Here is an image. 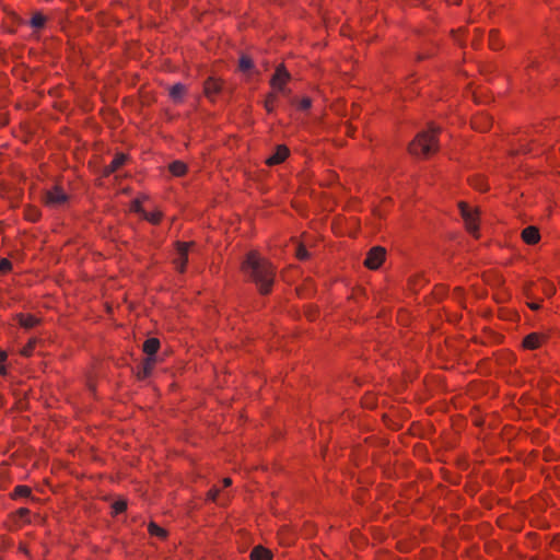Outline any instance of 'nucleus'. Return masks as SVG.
Here are the masks:
<instances>
[{
	"mask_svg": "<svg viewBox=\"0 0 560 560\" xmlns=\"http://www.w3.org/2000/svg\"><path fill=\"white\" fill-rule=\"evenodd\" d=\"M242 271L248 282L255 284L261 295H269L276 280V267L259 253L249 252L243 262Z\"/></svg>",
	"mask_w": 560,
	"mask_h": 560,
	"instance_id": "nucleus-1",
	"label": "nucleus"
},
{
	"mask_svg": "<svg viewBox=\"0 0 560 560\" xmlns=\"http://www.w3.org/2000/svg\"><path fill=\"white\" fill-rule=\"evenodd\" d=\"M440 129L430 126L428 130H423L417 135L415 140L409 144V152L416 156H429L438 150V133Z\"/></svg>",
	"mask_w": 560,
	"mask_h": 560,
	"instance_id": "nucleus-2",
	"label": "nucleus"
},
{
	"mask_svg": "<svg viewBox=\"0 0 560 560\" xmlns=\"http://www.w3.org/2000/svg\"><path fill=\"white\" fill-rule=\"evenodd\" d=\"M458 208H459V211H460V215H462V218H463V220L465 222L467 231L471 235L477 237L478 236V231H479V225H478L479 213H478V210L471 208L465 201H460L458 203Z\"/></svg>",
	"mask_w": 560,
	"mask_h": 560,
	"instance_id": "nucleus-3",
	"label": "nucleus"
},
{
	"mask_svg": "<svg viewBox=\"0 0 560 560\" xmlns=\"http://www.w3.org/2000/svg\"><path fill=\"white\" fill-rule=\"evenodd\" d=\"M291 74L283 65L276 68L275 73L270 79V85L273 90L283 95H289L290 90L287 89V83L290 81Z\"/></svg>",
	"mask_w": 560,
	"mask_h": 560,
	"instance_id": "nucleus-4",
	"label": "nucleus"
},
{
	"mask_svg": "<svg viewBox=\"0 0 560 560\" xmlns=\"http://www.w3.org/2000/svg\"><path fill=\"white\" fill-rule=\"evenodd\" d=\"M69 200V196L63 191L60 186H54L47 190L44 196L46 206L57 208L65 205Z\"/></svg>",
	"mask_w": 560,
	"mask_h": 560,
	"instance_id": "nucleus-5",
	"label": "nucleus"
},
{
	"mask_svg": "<svg viewBox=\"0 0 560 560\" xmlns=\"http://www.w3.org/2000/svg\"><path fill=\"white\" fill-rule=\"evenodd\" d=\"M192 245V242L188 243L180 241H177L175 244L177 257L174 258L173 264L175 265L177 271L180 273L185 272L186 270V265L188 262V253Z\"/></svg>",
	"mask_w": 560,
	"mask_h": 560,
	"instance_id": "nucleus-6",
	"label": "nucleus"
},
{
	"mask_svg": "<svg viewBox=\"0 0 560 560\" xmlns=\"http://www.w3.org/2000/svg\"><path fill=\"white\" fill-rule=\"evenodd\" d=\"M386 257V249L382 246L372 247L365 257L364 266L371 270L378 269Z\"/></svg>",
	"mask_w": 560,
	"mask_h": 560,
	"instance_id": "nucleus-7",
	"label": "nucleus"
},
{
	"mask_svg": "<svg viewBox=\"0 0 560 560\" xmlns=\"http://www.w3.org/2000/svg\"><path fill=\"white\" fill-rule=\"evenodd\" d=\"M222 89L223 81L218 78L208 77L203 82V94L210 102H215Z\"/></svg>",
	"mask_w": 560,
	"mask_h": 560,
	"instance_id": "nucleus-8",
	"label": "nucleus"
},
{
	"mask_svg": "<svg viewBox=\"0 0 560 560\" xmlns=\"http://www.w3.org/2000/svg\"><path fill=\"white\" fill-rule=\"evenodd\" d=\"M289 155V148L284 144H279L276 147L275 152L266 159V164L268 166L279 165L283 163Z\"/></svg>",
	"mask_w": 560,
	"mask_h": 560,
	"instance_id": "nucleus-9",
	"label": "nucleus"
},
{
	"mask_svg": "<svg viewBox=\"0 0 560 560\" xmlns=\"http://www.w3.org/2000/svg\"><path fill=\"white\" fill-rule=\"evenodd\" d=\"M128 160V155L121 152L115 154L110 164L106 165L103 170V176L108 177L118 171Z\"/></svg>",
	"mask_w": 560,
	"mask_h": 560,
	"instance_id": "nucleus-10",
	"label": "nucleus"
},
{
	"mask_svg": "<svg viewBox=\"0 0 560 560\" xmlns=\"http://www.w3.org/2000/svg\"><path fill=\"white\" fill-rule=\"evenodd\" d=\"M156 364V358H145L137 371V378L143 381L151 376Z\"/></svg>",
	"mask_w": 560,
	"mask_h": 560,
	"instance_id": "nucleus-11",
	"label": "nucleus"
},
{
	"mask_svg": "<svg viewBox=\"0 0 560 560\" xmlns=\"http://www.w3.org/2000/svg\"><path fill=\"white\" fill-rule=\"evenodd\" d=\"M187 92H188L187 86L185 84L178 82L170 88L168 96L171 97V100L174 103L179 104V103H183L184 97L186 96Z\"/></svg>",
	"mask_w": 560,
	"mask_h": 560,
	"instance_id": "nucleus-12",
	"label": "nucleus"
},
{
	"mask_svg": "<svg viewBox=\"0 0 560 560\" xmlns=\"http://www.w3.org/2000/svg\"><path fill=\"white\" fill-rule=\"evenodd\" d=\"M15 320L24 329L34 328L39 324V319L32 314L19 313L15 315Z\"/></svg>",
	"mask_w": 560,
	"mask_h": 560,
	"instance_id": "nucleus-13",
	"label": "nucleus"
},
{
	"mask_svg": "<svg viewBox=\"0 0 560 560\" xmlns=\"http://www.w3.org/2000/svg\"><path fill=\"white\" fill-rule=\"evenodd\" d=\"M522 240L528 245H535L540 240L539 231L536 226L529 225L522 231Z\"/></svg>",
	"mask_w": 560,
	"mask_h": 560,
	"instance_id": "nucleus-14",
	"label": "nucleus"
},
{
	"mask_svg": "<svg viewBox=\"0 0 560 560\" xmlns=\"http://www.w3.org/2000/svg\"><path fill=\"white\" fill-rule=\"evenodd\" d=\"M161 342L158 338H148L142 347L143 352L147 354V358H156V353L160 349Z\"/></svg>",
	"mask_w": 560,
	"mask_h": 560,
	"instance_id": "nucleus-15",
	"label": "nucleus"
},
{
	"mask_svg": "<svg viewBox=\"0 0 560 560\" xmlns=\"http://www.w3.org/2000/svg\"><path fill=\"white\" fill-rule=\"evenodd\" d=\"M272 552L261 545L255 546L249 555L250 560H272Z\"/></svg>",
	"mask_w": 560,
	"mask_h": 560,
	"instance_id": "nucleus-16",
	"label": "nucleus"
},
{
	"mask_svg": "<svg viewBox=\"0 0 560 560\" xmlns=\"http://www.w3.org/2000/svg\"><path fill=\"white\" fill-rule=\"evenodd\" d=\"M541 336L537 332H532L523 339V347L528 350H536L540 347Z\"/></svg>",
	"mask_w": 560,
	"mask_h": 560,
	"instance_id": "nucleus-17",
	"label": "nucleus"
},
{
	"mask_svg": "<svg viewBox=\"0 0 560 560\" xmlns=\"http://www.w3.org/2000/svg\"><path fill=\"white\" fill-rule=\"evenodd\" d=\"M278 94L279 92L273 90L272 92L266 95L264 107L268 114H272L275 112L276 104L278 102Z\"/></svg>",
	"mask_w": 560,
	"mask_h": 560,
	"instance_id": "nucleus-18",
	"label": "nucleus"
},
{
	"mask_svg": "<svg viewBox=\"0 0 560 560\" xmlns=\"http://www.w3.org/2000/svg\"><path fill=\"white\" fill-rule=\"evenodd\" d=\"M170 172L177 177L184 176L187 172V165L182 161H174L168 166Z\"/></svg>",
	"mask_w": 560,
	"mask_h": 560,
	"instance_id": "nucleus-19",
	"label": "nucleus"
},
{
	"mask_svg": "<svg viewBox=\"0 0 560 560\" xmlns=\"http://www.w3.org/2000/svg\"><path fill=\"white\" fill-rule=\"evenodd\" d=\"M148 532L151 536H156L161 539H165L167 537V530L159 526L154 522H150L148 525Z\"/></svg>",
	"mask_w": 560,
	"mask_h": 560,
	"instance_id": "nucleus-20",
	"label": "nucleus"
},
{
	"mask_svg": "<svg viewBox=\"0 0 560 560\" xmlns=\"http://www.w3.org/2000/svg\"><path fill=\"white\" fill-rule=\"evenodd\" d=\"M45 24H46V16L40 12H35L30 20V25L35 30L43 28L45 26Z\"/></svg>",
	"mask_w": 560,
	"mask_h": 560,
	"instance_id": "nucleus-21",
	"label": "nucleus"
},
{
	"mask_svg": "<svg viewBox=\"0 0 560 560\" xmlns=\"http://www.w3.org/2000/svg\"><path fill=\"white\" fill-rule=\"evenodd\" d=\"M489 46L492 50H500L503 47L502 42L499 37L498 30H491L489 33Z\"/></svg>",
	"mask_w": 560,
	"mask_h": 560,
	"instance_id": "nucleus-22",
	"label": "nucleus"
},
{
	"mask_svg": "<svg viewBox=\"0 0 560 560\" xmlns=\"http://www.w3.org/2000/svg\"><path fill=\"white\" fill-rule=\"evenodd\" d=\"M255 68L254 62L247 55H242L238 60V69L242 72H249Z\"/></svg>",
	"mask_w": 560,
	"mask_h": 560,
	"instance_id": "nucleus-23",
	"label": "nucleus"
},
{
	"mask_svg": "<svg viewBox=\"0 0 560 560\" xmlns=\"http://www.w3.org/2000/svg\"><path fill=\"white\" fill-rule=\"evenodd\" d=\"M32 495V489L28 486L20 485L13 490L12 498H30Z\"/></svg>",
	"mask_w": 560,
	"mask_h": 560,
	"instance_id": "nucleus-24",
	"label": "nucleus"
},
{
	"mask_svg": "<svg viewBox=\"0 0 560 560\" xmlns=\"http://www.w3.org/2000/svg\"><path fill=\"white\" fill-rule=\"evenodd\" d=\"M15 521H21L23 523H31V511L27 508H20L14 513Z\"/></svg>",
	"mask_w": 560,
	"mask_h": 560,
	"instance_id": "nucleus-25",
	"label": "nucleus"
},
{
	"mask_svg": "<svg viewBox=\"0 0 560 560\" xmlns=\"http://www.w3.org/2000/svg\"><path fill=\"white\" fill-rule=\"evenodd\" d=\"M142 218L148 222L158 225L162 220V213L160 211L147 212L144 211Z\"/></svg>",
	"mask_w": 560,
	"mask_h": 560,
	"instance_id": "nucleus-26",
	"label": "nucleus"
},
{
	"mask_svg": "<svg viewBox=\"0 0 560 560\" xmlns=\"http://www.w3.org/2000/svg\"><path fill=\"white\" fill-rule=\"evenodd\" d=\"M540 290L547 298H551L556 293L555 284L547 280L540 282Z\"/></svg>",
	"mask_w": 560,
	"mask_h": 560,
	"instance_id": "nucleus-27",
	"label": "nucleus"
},
{
	"mask_svg": "<svg viewBox=\"0 0 560 560\" xmlns=\"http://www.w3.org/2000/svg\"><path fill=\"white\" fill-rule=\"evenodd\" d=\"M36 343H37L36 338L30 339L28 342L21 349V355L26 357V358L31 357L34 352Z\"/></svg>",
	"mask_w": 560,
	"mask_h": 560,
	"instance_id": "nucleus-28",
	"label": "nucleus"
},
{
	"mask_svg": "<svg viewBox=\"0 0 560 560\" xmlns=\"http://www.w3.org/2000/svg\"><path fill=\"white\" fill-rule=\"evenodd\" d=\"M292 104H294L300 110H307L312 106V100L310 97H303L300 101L293 98Z\"/></svg>",
	"mask_w": 560,
	"mask_h": 560,
	"instance_id": "nucleus-29",
	"label": "nucleus"
},
{
	"mask_svg": "<svg viewBox=\"0 0 560 560\" xmlns=\"http://www.w3.org/2000/svg\"><path fill=\"white\" fill-rule=\"evenodd\" d=\"M25 219L30 222H37L40 219V211L37 208L25 210Z\"/></svg>",
	"mask_w": 560,
	"mask_h": 560,
	"instance_id": "nucleus-30",
	"label": "nucleus"
},
{
	"mask_svg": "<svg viewBox=\"0 0 560 560\" xmlns=\"http://www.w3.org/2000/svg\"><path fill=\"white\" fill-rule=\"evenodd\" d=\"M8 359V353L4 350H0V375L5 376L8 374V369L5 365Z\"/></svg>",
	"mask_w": 560,
	"mask_h": 560,
	"instance_id": "nucleus-31",
	"label": "nucleus"
},
{
	"mask_svg": "<svg viewBox=\"0 0 560 560\" xmlns=\"http://www.w3.org/2000/svg\"><path fill=\"white\" fill-rule=\"evenodd\" d=\"M13 268L11 260L8 258H0V273L5 275Z\"/></svg>",
	"mask_w": 560,
	"mask_h": 560,
	"instance_id": "nucleus-32",
	"label": "nucleus"
},
{
	"mask_svg": "<svg viewBox=\"0 0 560 560\" xmlns=\"http://www.w3.org/2000/svg\"><path fill=\"white\" fill-rule=\"evenodd\" d=\"M472 124H474V127H475L476 129H478L479 131L485 132V131H487V130L491 127L492 121H491V119H490V118L486 117V118H485V122H482V125H479L478 119H475V120L472 121Z\"/></svg>",
	"mask_w": 560,
	"mask_h": 560,
	"instance_id": "nucleus-33",
	"label": "nucleus"
},
{
	"mask_svg": "<svg viewBox=\"0 0 560 560\" xmlns=\"http://www.w3.org/2000/svg\"><path fill=\"white\" fill-rule=\"evenodd\" d=\"M112 508L115 514H121L127 510V502L124 500H118L114 502Z\"/></svg>",
	"mask_w": 560,
	"mask_h": 560,
	"instance_id": "nucleus-34",
	"label": "nucleus"
},
{
	"mask_svg": "<svg viewBox=\"0 0 560 560\" xmlns=\"http://www.w3.org/2000/svg\"><path fill=\"white\" fill-rule=\"evenodd\" d=\"M220 494V489L217 488V487H212L208 492H207V501H211V502H215L218 497Z\"/></svg>",
	"mask_w": 560,
	"mask_h": 560,
	"instance_id": "nucleus-35",
	"label": "nucleus"
},
{
	"mask_svg": "<svg viewBox=\"0 0 560 560\" xmlns=\"http://www.w3.org/2000/svg\"><path fill=\"white\" fill-rule=\"evenodd\" d=\"M132 211L139 213L141 217L143 212L145 211L141 205V201L139 199H135L131 203Z\"/></svg>",
	"mask_w": 560,
	"mask_h": 560,
	"instance_id": "nucleus-36",
	"label": "nucleus"
},
{
	"mask_svg": "<svg viewBox=\"0 0 560 560\" xmlns=\"http://www.w3.org/2000/svg\"><path fill=\"white\" fill-rule=\"evenodd\" d=\"M296 255H298V258L301 260H305L308 258V252L304 247H299Z\"/></svg>",
	"mask_w": 560,
	"mask_h": 560,
	"instance_id": "nucleus-37",
	"label": "nucleus"
},
{
	"mask_svg": "<svg viewBox=\"0 0 560 560\" xmlns=\"http://www.w3.org/2000/svg\"><path fill=\"white\" fill-rule=\"evenodd\" d=\"M527 305L530 310L533 311H537L540 308V302L538 301H530V302H527Z\"/></svg>",
	"mask_w": 560,
	"mask_h": 560,
	"instance_id": "nucleus-38",
	"label": "nucleus"
},
{
	"mask_svg": "<svg viewBox=\"0 0 560 560\" xmlns=\"http://www.w3.org/2000/svg\"><path fill=\"white\" fill-rule=\"evenodd\" d=\"M479 190H487L488 186L482 180L476 186Z\"/></svg>",
	"mask_w": 560,
	"mask_h": 560,
	"instance_id": "nucleus-39",
	"label": "nucleus"
},
{
	"mask_svg": "<svg viewBox=\"0 0 560 560\" xmlns=\"http://www.w3.org/2000/svg\"><path fill=\"white\" fill-rule=\"evenodd\" d=\"M222 482L224 488L230 487L232 485L231 478H224Z\"/></svg>",
	"mask_w": 560,
	"mask_h": 560,
	"instance_id": "nucleus-40",
	"label": "nucleus"
}]
</instances>
